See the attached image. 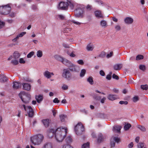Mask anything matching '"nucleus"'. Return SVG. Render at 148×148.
Wrapping results in <instances>:
<instances>
[{
  "label": "nucleus",
  "instance_id": "bb28decb",
  "mask_svg": "<svg viewBox=\"0 0 148 148\" xmlns=\"http://www.w3.org/2000/svg\"><path fill=\"white\" fill-rule=\"evenodd\" d=\"M100 24L102 27H107V22L106 21L103 20L100 21Z\"/></svg>",
  "mask_w": 148,
  "mask_h": 148
},
{
  "label": "nucleus",
  "instance_id": "c85d7f7f",
  "mask_svg": "<svg viewBox=\"0 0 148 148\" xmlns=\"http://www.w3.org/2000/svg\"><path fill=\"white\" fill-rule=\"evenodd\" d=\"M65 141L67 145H69L72 142V139L70 136H69L66 138Z\"/></svg>",
  "mask_w": 148,
  "mask_h": 148
},
{
  "label": "nucleus",
  "instance_id": "9d476101",
  "mask_svg": "<svg viewBox=\"0 0 148 148\" xmlns=\"http://www.w3.org/2000/svg\"><path fill=\"white\" fill-rule=\"evenodd\" d=\"M62 62L69 68H71V66H73V64L72 63L66 59L64 58Z\"/></svg>",
  "mask_w": 148,
  "mask_h": 148
},
{
  "label": "nucleus",
  "instance_id": "e2e57ef3",
  "mask_svg": "<svg viewBox=\"0 0 148 148\" xmlns=\"http://www.w3.org/2000/svg\"><path fill=\"white\" fill-rule=\"evenodd\" d=\"M58 16L60 19L61 20H63L65 18L64 16L62 15H58Z\"/></svg>",
  "mask_w": 148,
  "mask_h": 148
},
{
  "label": "nucleus",
  "instance_id": "7c9ffc66",
  "mask_svg": "<svg viewBox=\"0 0 148 148\" xmlns=\"http://www.w3.org/2000/svg\"><path fill=\"white\" fill-rule=\"evenodd\" d=\"M138 148H147L145 144L140 143L138 145Z\"/></svg>",
  "mask_w": 148,
  "mask_h": 148
},
{
  "label": "nucleus",
  "instance_id": "473e14b6",
  "mask_svg": "<svg viewBox=\"0 0 148 148\" xmlns=\"http://www.w3.org/2000/svg\"><path fill=\"white\" fill-rule=\"evenodd\" d=\"M86 71L85 69H82L80 73V76L81 77H84L86 73Z\"/></svg>",
  "mask_w": 148,
  "mask_h": 148
},
{
  "label": "nucleus",
  "instance_id": "c03bdc74",
  "mask_svg": "<svg viewBox=\"0 0 148 148\" xmlns=\"http://www.w3.org/2000/svg\"><path fill=\"white\" fill-rule=\"evenodd\" d=\"M34 51H32L28 54L27 56V58H31L34 54Z\"/></svg>",
  "mask_w": 148,
  "mask_h": 148
},
{
  "label": "nucleus",
  "instance_id": "864d4df0",
  "mask_svg": "<svg viewBox=\"0 0 148 148\" xmlns=\"http://www.w3.org/2000/svg\"><path fill=\"white\" fill-rule=\"evenodd\" d=\"M113 54V53L112 51L111 52L107 54L106 57L107 58H109L111 57Z\"/></svg>",
  "mask_w": 148,
  "mask_h": 148
},
{
  "label": "nucleus",
  "instance_id": "393cba45",
  "mask_svg": "<svg viewBox=\"0 0 148 148\" xmlns=\"http://www.w3.org/2000/svg\"><path fill=\"white\" fill-rule=\"evenodd\" d=\"M95 2L100 6H103L105 5V3L101 0H95Z\"/></svg>",
  "mask_w": 148,
  "mask_h": 148
},
{
  "label": "nucleus",
  "instance_id": "8fccbe9b",
  "mask_svg": "<svg viewBox=\"0 0 148 148\" xmlns=\"http://www.w3.org/2000/svg\"><path fill=\"white\" fill-rule=\"evenodd\" d=\"M86 8L89 11L91 10L92 9V6L91 5L88 4L86 6Z\"/></svg>",
  "mask_w": 148,
  "mask_h": 148
},
{
  "label": "nucleus",
  "instance_id": "052dcab7",
  "mask_svg": "<svg viewBox=\"0 0 148 148\" xmlns=\"http://www.w3.org/2000/svg\"><path fill=\"white\" fill-rule=\"evenodd\" d=\"M67 3L69 4L68 6H69L72 9L74 8V5L72 3L69 1L67 2Z\"/></svg>",
  "mask_w": 148,
  "mask_h": 148
},
{
  "label": "nucleus",
  "instance_id": "49530a36",
  "mask_svg": "<svg viewBox=\"0 0 148 148\" xmlns=\"http://www.w3.org/2000/svg\"><path fill=\"white\" fill-rule=\"evenodd\" d=\"M139 68L140 69L143 71H145L146 69L145 66L143 65H140Z\"/></svg>",
  "mask_w": 148,
  "mask_h": 148
},
{
  "label": "nucleus",
  "instance_id": "6e6552de",
  "mask_svg": "<svg viewBox=\"0 0 148 148\" xmlns=\"http://www.w3.org/2000/svg\"><path fill=\"white\" fill-rule=\"evenodd\" d=\"M27 111L29 117H32L34 115V112L33 109L31 106H27V108L25 110Z\"/></svg>",
  "mask_w": 148,
  "mask_h": 148
},
{
  "label": "nucleus",
  "instance_id": "f257e3e1",
  "mask_svg": "<svg viewBox=\"0 0 148 148\" xmlns=\"http://www.w3.org/2000/svg\"><path fill=\"white\" fill-rule=\"evenodd\" d=\"M44 138V137L42 134H39L31 136L30 141L34 145H39L42 143Z\"/></svg>",
  "mask_w": 148,
  "mask_h": 148
},
{
  "label": "nucleus",
  "instance_id": "f704fd0d",
  "mask_svg": "<svg viewBox=\"0 0 148 148\" xmlns=\"http://www.w3.org/2000/svg\"><path fill=\"white\" fill-rule=\"evenodd\" d=\"M92 96L93 98L97 100H99L100 99L101 97L99 96L98 95L96 94H92Z\"/></svg>",
  "mask_w": 148,
  "mask_h": 148
},
{
  "label": "nucleus",
  "instance_id": "a878e982",
  "mask_svg": "<svg viewBox=\"0 0 148 148\" xmlns=\"http://www.w3.org/2000/svg\"><path fill=\"white\" fill-rule=\"evenodd\" d=\"M42 122L45 127H47L49 125V119H44L42 120Z\"/></svg>",
  "mask_w": 148,
  "mask_h": 148
},
{
  "label": "nucleus",
  "instance_id": "bf43d9fd",
  "mask_svg": "<svg viewBox=\"0 0 148 148\" xmlns=\"http://www.w3.org/2000/svg\"><path fill=\"white\" fill-rule=\"evenodd\" d=\"M106 56V53L104 52H102L99 55V57L101 58H103Z\"/></svg>",
  "mask_w": 148,
  "mask_h": 148
},
{
  "label": "nucleus",
  "instance_id": "f3484780",
  "mask_svg": "<svg viewBox=\"0 0 148 148\" xmlns=\"http://www.w3.org/2000/svg\"><path fill=\"white\" fill-rule=\"evenodd\" d=\"M23 89L27 91L31 89V85L27 83H23L22 84Z\"/></svg>",
  "mask_w": 148,
  "mask_h": 148
},
{
  "label": "nucleus",
  "instance_id": "0eeeda50",
  "mask_svg": "<svg viewBox=\"0 0 148 148\" xmlns=\"http://www.w3.org/2000/svg\"><path fill=\"white\" fill-rule=\"evenodd\" d=\"M68 5L67 2H61L59 4L58 8L60 10H66L68 9Z\"/></svg>",
  "mask_w": 148,
  "mask_h": 148
},
{
  "label": "nucleus",
  "instance_id": "de8ad7c7",
  "mask_svg": "<svg viewBox=\"0 0 148 148\" xmlns=\"http://www.w3.org/2000/svg\"><path fill=\"white\" fill-rule=\"evenodd\" d=\"M112 138H113V140L117 143L119 142L120 140V139L119 138L116 137H112Z\"/></svg>",
  "mask_w": 148,
  "mask_h": 148
},
{
  "label": "nucleus",
  "instance_id": "6ab92c4d",
  "mask_svg": "<svg viewBox=\"0 0 148 148\" xmlns=\"http://www.w3.org/2000/svg\"><path fill=\"white\" fill-rule=\"evenodd\" d=\"M55 130H48L47 132L48 136L49 138H51L55 135Z\"/></svg>",
  "mask_w": 148,
  "mask_h": 148
},
{
  "label": "nucleus",
  "instance_id": "a18cd8bd",
  "mask_svg": "<svg viewBox=\"0 0 148 148\" xmlns=\"http://www.w3.org/2000/svg\"><path fill=\"white\" fill-rule=\"evenodd\" d=\"M11 63L14 65H17L18 64V61L15 59L14 60H12L11 61Z\"/></svg>",
  "mask_w": 148,
  "mask_h": 148
},
{
  "label": "nucleus",
  "instance_id": "ddd939ff",
  "mask_svg": "<svg viewBox=\"0 0 148 148\" xmlns=\"http://www.w3.org/2000/svg\"><path fill=\"white\" fill-rule=\"evenodd\" d=\"M134 21L133 19L131 17H127L124 19L125 23L127 24H131Z\"/></svg>",
  "mask_w": 148,
  "mask_h": 148
},
{
  "label": "nucleus",
  "instance_id": "412c9836",
  "mask_svg": "<svg viewBox=\"0 0 148 148\" xmlns=\"http://www.w3.org/2000/svg\"><path fill=\"white\" fill-rule=\"evenodd\" d=\"M123 67L122 64H117L114 65L113 66L114 69L115 70H120Z\"/></svg>",
  "mask_w": 148,
  "mask_h": 148
},
{
  "label": "nucleus",
  "instance_id": "603ef678",
  "mask_svg": "<svg viewBox=\"0 0 148 148\" xmlns=\"http://www.w3.org/2000/svg\"><path fill=\"white\" fill-rule=\"evenodd\" d=\"M68 86L65 84H64L62 86V88L64 90H67L68 89Z\"/></svg>",
  "mask_w": 148,
  "mask_h": 148
},
{
  "label": "nucleus",
  "instance_id": "4c0bfd02",
  "mask_svg": "<svg viewBox=\"0 0 148 148\" xmlns=\"http://www.w3.org/2000/svg\"><path fill=\"white\" fill-rule=\"evenodd\" d=\"M55 58L58 60L62 62L64 58L59 55H56L55 56Z\"/></svg>",
  "mask_w": 148,
  "mask_h": 148
},
{
  "label": "nucleus",
  "instance_id": "dca6fc26",
  "mask_svg": "<svg viewBox=\"0 0 148 148\" xmlns=\"http://www.w3.org/2000/svg\"><path fill=\"white\" fill-rule=\"evenodd\" d=\"M108 99L111 101H113L118 98L117 96L116 95L110 94L108 97Z\"/></svg>",
  "mask_w": 148,
  "mask_h": 148
},
{
  "label": "nucleus",
  "instance_id": "c9c22d12",
  "mask_svg": "<svg viewBox=\"0 0 148 148\" xmlns=\"http://www.w3.org/2000/svg\"><path fill=\"white\" fill-rule=\"evenodd\" d=\"M19 107L21 109L25 111L27 108V106H26L25 104H20L19 105Z\"/></svg>",
  "mask_w": 148,
  "mask_h": 148
},
{
  "label": "nucleus",
  "instance_id": "2eb2a0df",
  "mask_svg": "<svg viewBox=\"0 0 148 148\" xmlns=\"http://www.w3.org/2000/svg\"><path fill=\"white\" fill-rule=\"evenodd\" d=\"M69 69L72 71L78 72L79 71V66L73 64V66H71V68H69Z\"/></svg>",
  "mask_w": 148,
  "mask_h": 148
},
{
  "label": "nucleus",
  "instance_id": "774afa93",
  "mask_svg": "<svg viewBox=\"0 0 148 148\" xmlns=\"http://www.w3.org/2000/svg\"><path fill=\"white\" fill-rule=\"evenodd\" d=\"M112 77L115 79H118L119 78L118 76L116 75L115 74H113L112 75Z\"/></svg>",
  "mask_w": 148,
  "mask_h": 148
},
{
  "label": "nucleus",
  "instance_id": "79ce46f5",
  "mask_svg": "<svg viewBox=\"0 0 148 148\" xmlns=\"http://www.w3.org/2000/svg\"><path fill=\"white\" fill-rule=\"evenodd\" d=\"M143 56L141 55H139L137 56L136 58V60H139L140 59H142L143 58Z\"/></svg>",
  "mask_w": 148,
  "mask_h": 148
},
{
  "label": "nucleus",
  "instance_id": "2f4dec72",
  "mask_svg": "<svg viewBox=\"0 0 148 148\" xmlns=\"http://www.w3.org/2000/svg\"><path fill=\"white\" fill-rule=\"evenodd\" d=\"M72 28L70 27H66L64 29V32L66 33H69L71 31Z\"/></svg>",
  "mask_w": 148,
  "mask_h": 148
},
{
  "label": "nucleus",
  "instance_id": "ea45409f",
  "mask_svg": "<svg viewBox=\"0 0 148 148\" xmlns=\"http://www.w3.org/2000/svg\"><path fill=\"white\" fill-rule=\"evenodd\" d=\"M37 56L38 57H41L42 56V51L41 50H38L37 52Z\"/></svg>",
  "mask_w": 148,
  "mask_h": 148
},
{
  "label": "nucleus",
  "instance_id": "37998d69",
  "mask_svg": "<svg viewBox=\"0 0 148 148\" xmlns=\"http://www.w3.org/2000/svg\"><path fill=\"white\" fill-rule=\"evenodd\" d=\"M140 87L142 89L145 90H147L148 88V86L147 85H141Z\"/></svg>",
  "mask_w": 148,
  "mask_h": 148
},
{
  "label": "nucleus",
  "instance_id": "13d9d810",
  "mask_svg": "<svg viewBox=\"0 0 148 148\" xmlns=\"http://www.w3.org/2000/svg\"><path fill=\"white\" fill-rule=\"evenodd\" d=\"M138 100V96H135L133 99V101L134 102H136Z\"/></svg>",
  "mask_w": 148,
  "mask_h": 148
},
{
  "label": "nucleus",
  "instance_id": "338daca9",
  "mask_svg": "<svg viewBox=\"0 0 148 148\" xmlns=\"http://www.w3.org/2000/svg\"><path fill=\"white\" fill-rule=\"evenodd\" d=\"M19 62L21 64H24L25 63V61L23 58H21L19 60Z\"/></svg>",
  "mask_w": 148,
  "mask_h": 148
},
{
  "label": "nucleus",
  "instance_id": "5fc2aeb1",
  "mask_svg": "<svg viewBox=\"0 0 148 148\" xmlns=\"http://www.w3.org/2000/svg\"><path fill=\"white\" fill-rule=\"evenodd\" d=\"M137 127L140 130H144V129H145L144 126L140 125H137Z\"/></svg>",
  "mask_w": 148,
  "mask_h": 148
},
{
  "label": "nucleus",
  "instance_id": "6e6d98bb",
  "mask_svg": "<svg viewBox=\"0 0 148 148\" xmlns=\"http://www.w3.org/2000/svg\"><path fill=\"white\" fill-rule=\"evenodd\" d=\"M62 148H73V147L70 145H64Z\"/></svg>",
  "mask_w": 148,
  "mask_h": 148
},
{
  "label": "nucleus",
  "instance_id": "4be33fe9",
  "mask_svg": "<svg viewBox=\"0 0 148 148\" xmlns=\"http://www.w3.org/2000/svg\"><path fill=\"white\" fill-rule=\"evenodd\" d=\"M36 99L38 103H39L41 102L43 99L42 95H39L36 96Z\"/></svg>",
  "mask_w": 148,
  "mask_h": 148
},
{
  "label": "nucleus",
  "instance_id": "a211bd4d",
  "mask_svg": "<svg viewBox=\"0 0 148 148\" xmlns=\"http://www.w3.org/2000/svg\"><path fill=\"white\" fill-rule=\"evenodd\" d=\"M42 148H53L52 143L51 142H46L44 144Z\"/></svg>",
  "mask_w": 148,
  "mask_h": 148
},
{
  "label": "nucleus",
  "instance_id": "680f3d73",
  "mask_svg": "<svg viewBox=\"0 0 148 148\" xmlns=\"http://www.w3.org/2000/svg\"><path fill=\"white\" fill-rule=\"evenodd\" d=\"M77 63L80 65H83L84 64V62L82 60H79L77 61Z\"/></svg>",
  "mask_w": 148,
  "mask_h": 148
},
{
  "label": "nucleus",
  "instance_id": "4d7b16f0",
  "mask_svg": "<svg viewBox=\"0 0 148 148\" xmlns=\"http://www.w3.org/2000/svg\"><path fill=\"white\" fill-rule=\"evenodd\" d=\"M71 21L73 23H74L75 24H76V25H80L82 23H81L79 22H76L73 20H72Z\"/></svg>",
  "mask_w": 148,
  "mask_h": 148
},
{
  "label": "nucleus",
  "instance_id": "69168bd1",
  "mask_svg": "<svg viewBox=\"0 0 148 148\" xmlns=\"http://www.w3.org/2000/svg\"><path fill=\"white\" fill-rule=\"evenodd\" d=\"M119 103L121 104L127 105L128 103V102L127 101H121L119 102Z\"/></svg>",
  "mask_w": 148,
  "mask_h": 148
},
{
  "label": "nucleus",
  "instance_id": "20e7f679",
  "mask_svg": "<svg viewBox=\"0 0 148 148\" xmlns=\"http://www.w3.org/2000/svg\"><path fill=\"white\" fill-rule=\"evenodd\" d=\"M11 8L9 4L0 6V13L3 15H7L9 14Z\"/></svg>",
  "mask_w": 148,
  "mask_h": 148
},
{
  "label": "nucleus",
  "instance_id": "0e129e2a",
  "mask_svg": "<svg viewBox=\"0 0 148 148\" xmlns=\"http://www.w3.org/2000/svg\"><path fill=\"white\" fill-rule=\"evenodd\" d=\"M53 102L55 103H58L60 102V101L58 98H56L53 100Z\"/></svg>",
  "mask_w": 148,
  "mask_h": 148
},
{
  "label": "nucleus",
  "instance_id": "39448f33",
  "mask_svg": "<svg viewBox=\"0 0 148 148\" xmlns=\"http://www.w3.org/2000/svg\"><path fill=\"white\" fill-rule=\"evenodd\" d=\"M62 76L64 78L67 80H69L71 79V74L69 70L67 69H63Z\"/></svg>",
  "mask_w": 148,
  "mask_h": 148
},
{
  "label": "nucleus",
  "instance_id": "b1692460",
  "mask_svg": "<svg viewBox=\"0 0 148 148\" xmlns=\"http://www.w3.org/2000/svg\"><path fill=\"white\" fill-rule=\"evenodd\" d=\"M124 130H129L132 126L130 123L127 122H124Z\"/></svg>",
  "mask_w": 148,
  "mask_h": 148
},
{
  "label": "nucleus",
  "instance_id": "3c124183",
  "mask_svg": "<svg viewBox=\"0 0 148 148\" xmlns=\"http://www.w3.org/2000/svg\"><path fill=\"white\" fill-rule=\"evenodd\" d=\"M26 34V32H24L21 33L17 35L18 36L19 38V37H22L25 34Z\"/></svg>",
  "mask_w": 148,
  "mask_h": 148
},
{
  "label": "nucleus",
  "instance_id": "58836bf2",
  "mask_svg": "<svg viewBox=\"0 0 148 148\" xmlns=\"http://www.w3.org/2000/svg\"><path fill=\"white\" fill-rule=\"evenodd\" d=\"M90 145V143L89 142H88L84 144L82 146V148H89Z\"/></svg>",
  "mask_w": 148,
  "mask_h": 148
},
{
  "label": "nucleus",
  "instance_id": "cd10ccee",
  "mask_svg": "<svg viewBox=\"0 0 148 148\" xmlns=\"http://www.w3.org/2000/svg\"><path fill=\"white\" fill-rule=\"evenodd\" d=\"M86 49L88 51H92L94 49V47L92 44H90L87 45Z\"/></svg>",
  "mask_w": 148,
  "mask_h": 148
},
{
  "label": "nucleus",
  "instance_id": "9b49d317",
  "mask_svg": "<svg viewBox=\"0 0 148 148\" xmlns=\"http://www.w3.org/2000/svg\"><path fill=\"white\" fill-rule=\"evenodd\" d=\"M84 129V125L81 122H78L74 127V130H82Z\"/></svg>",
  "mask_w": 148,
  "mask_h": 148
},
{
  "label": "nucleus",
  "instance_id": "aec40b11",
  "mask_svg": "<svg viewBox=\"0 0 148 148\" xmlns=\"http://www.w3.org/2000/svg\"><path fill=\"white\" fill-rule=\"evenodd\" d=\"M104 140V138L103 135L100 133L99 134L98 138L97 140V143L99 144L103 142Z\"/></svg>",
  "mask_w": 148,
  "mask_h": 148
},
{
  "label": "nucleus",
  "instance_id": "f8f14e48",
  "mask_svg": "<svg viewBox=\"0 0 148 148\" xmlns=\"http://www.w3.org/2000/svg\"><path fill=\"white\" fill-rule=\"evenodd\" d=\"M45 77L47 79L51 78L52 76L54 75V74L53 72H50L48 71H45L43 73Z\"/></svg>",
  "mask_w": 148,
  "mask_h": 148
},
{
  "label": "nucleus",
  "instance_id": "4468645a",
  "mask_svg": "<svg viewBox=\"0 0 148 148\" xmlns=\"http://www.w3.org/2000/svg\"><path fill=\"white\" fill-rule=\"evenodd\" d=\"M13 87L14 89H17L19 88H21L22 86L21 83L16 82H15L13 83Z\"/></svg>",
  "mask_w": 148,
  "mask_h": 148
},
{
  "label": "nucleus",
  "instance_id": "e433bc0d",
  "mask_svg": "<svg viewBox=\"0 0 148 148\" xmlns=\"http://www.w3.org/2000/svg\"><path fill=\"white\" fill-rule=\"evenodd\" d=\"M20 56L19 53L18 52H15L13 54V56L14 58L17 59Z\"/></svg>",
  "mask_w": 148,
  "mask_h": 148
},
{
  "label": "nucleus",
  "instance_id": "72a5a7b5",
  "mask_svg": "<svg viewBox=\"0 0 148 148\" xmlns=\"http://www.w3.org/2000/svg\"><path fill=\"white\" fill-rule=\"evenodd\" d=\"M122 126L120 125H115L113 127V130H121Z\"/></svg>",
  "mask_w": 148,
  "mask_h": 148
},
{
  "label": "nucleus",
  "instance_id": "f03ea898",
  "mask_svg": "<svg viewBox=\"0 0 148 148\" xmlns=\"http://www.w3.org/2000/svg\"><path fill=\"white\" fill-rule=\"evenodd\" d=\"M68 130H55V137L57 142H62L67 134Z\"/></svg>",
  "mask_w": 148,
  "mask_h": 148
},
{
  "label": "nucleus",
  "instance_id": "7ed1b4c3",
  "mask_svg": "<svg viewBox=\"0 0 148 148\" xmlns=\"http://www.w3.org/2000/svg\"><path fill=\"white\" fill-rule=\"evenodd\" d=\"M19 96L22 101L25 103H28L31 99V95L28 93H26L25 92H21L19 94Z\"/></svg>",
  "mask_w": 148,
  "mask_h": 148
},
{
  "label": "nucleus",
  "instance_id": "c756f323",
  "mask_svg": "<svg viewBox=\"0 0 148 148\" xmlns=\"http://www.w3.org/2000/svg\"><path fill=\"white\" fill-rule=\"evenodd\" d=\"M87 81L90 85H92L93 84V78L92 76L88 77L87 79Z\"/></svg>",
  "mask_w": 148,
  "mask_h": 148
},
{
  "label": "nucleus",
  "instance_id": "a19ab883",
  "mask_svg": "<svg viewBox=\"0 0 148 148\" xmlns=\"http://www.w3.org/2000/svg\"><path fill=\"white\" fill-rule=\"evenodd\" d=\"M66 117V116L63 114L61 115L60 116V120L62 121H64Z\"/></svg>",
  "mask_w": 148,
  "mask_h": 148
},
{
  "label": "nucleus",
  "instance_id": "5701e85b",
  "mask_svg": "<svg viewBox=\"0 0 148 148\" xmlns=\"http://www.w3.org/2000/svg\"><path fill=\"white\" fill-rule=\"evenodd\" d=\"M7 79L4 75H0V82H4L7 81Z\"/></svg>",
  "mask_w": 148,
  "mask_h": 148
},
{
  "label": "nucleus",
  "instance_id": "423d86ee",
  "mask_svg": "<svg viewBox=\"0 0 148 148\" xmlns=\"http://www.w3.org/2000/svg\"><path fill=\"white\" fill-rule=\"evenodd\" d=\"M84 11L83 9L78 8L76 11L75 16L77 18H83L84 16Z\"/></svg>",
  "mask_w": 148,
  "mask_h": 148
},
{
  "label": "nucleus",
  "instance_id": "09e8293b",
  "mask_svg": "<svg viewBox=\"0 0 148 148\" xmlns=\"http://www.w3.org/2000/svg\"><path fill=\"white\" fill-rule=\"evenodd\" d=\"M121 27L119 25H115V29L117 31H119L121 29Z\"/></svg>",
  "mask_w": 148,
  "mask_h": 148
},
{
  "label": "nucleus",
  "instance_id": "1a4fd4ad",
  "mask_svg": "<svg viewBox=\"0 0 148 148\" xmlns=\"http://www.w3.org/2000/svg\"><path fill=\"white\" fill-rule=\"evenodd\" d=\"M94 14L95 17L98 18L102 19L104 17L101 11L100 10H98L95 11L94 12Z\"/></svg>",
  "mask_w": 148,
  "mask_h": 148
}]
</instances>
